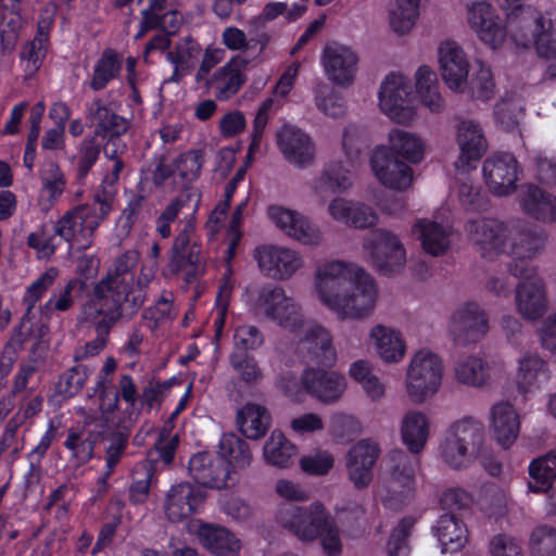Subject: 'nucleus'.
<instances>
[{
	"label": "nucleus",
	"instance_id": "4d7b16f0",
	"mask_svg": "<svg viewBox=\"0 0 556 556\" xmlns=\"http://www.w3.org/2000/svg\"><path fill=\"white\" fill-rule=\"evenodd\" d=\"M87 378V367L76 365L60 376L55 390L64 397H72L83 389Z\"/></svg>",
	"mask_w": 556,
	"mask_h": 556
},
{
	"label": "nucleus",
	"instance_id": "ea45409f",
	"mask_svg": "<svg viewBox=\"0 0 556 556\" xmlns=\"http://www.w3.org/2000/svg\"><path fill=\"white\" fill-rule=\"evenodd\" d=\"M453 440L479 455L484 453V427L472 418H464L450 426Z\"/></svg>",
	"mask_w": 556,
	"mask_h": 556
},
{
	"label": "nucleus",
	"instance_id": "9b49d317",
	"mask_svg": "<svg viewBox=\"0 0 556 556\" xmlns=\"http://www.w3.org/2000/svg\"><path fill=\"white\" fill-rule=\"evenodd\" d=\"M489 331V317L477 303L469 302L452 314L448 333L455 345L467 346L480 341Z\"/></svg>",
	"mask_w": 556,
	"mask_h": 556
},
{
	"label": "nucleus",
	"instance_id": "a878e982",
	"mask_svg": "<svg viewBox=\"0 0 556 556\" xmlns=\"http://www.w3.org/2000/svg\"><path fill=\"white\" fill-rule=\"evenodd\" d=\"M247 65V60L240 56L232 58L210 77V80L206 81V88L214 89L215 97L218 100L225 101L230 99L247 81V76L243 73Z\"/></svg>",
	"mask_w": 556,
	"mask_h": 556
},
{
	"label": "nucleus",
	"instance_id": "58836bf2",
	"mask_svg": "<svg viewBox=\"0 0 556 556\" xmlns=\"http://www.w3.org/2000/svg\"><path fill=\"white\" fill-rule=\"evenodd\" d=\"M201 52L198 42L191 38L180 40L174 51L167 53L168 60L175 65V70L169 80L178 83L182 76L190 73L194 67L195 61Z\"/></svg>",
	"mask_w": 556,
	"mask_h": 556
},
{
	"label": "nucleus",
	"instance_id": "052dcab7",
	"mask_svg": "<svg viewBox=\"0 0 556 556\" xmlns=\"http://www.w3.org/2000/svg\"><path fill=\"white\" fill-rule=\"evenodd\" d=\"M414 525L413 517H404L393 529L388 542V556H408L407 539Z\"/></svg>",
	"mask_w": 556,
	"mask_h": 556
},
{
	"label": "nucleus",
	"instance_id": "39448f33",
	"mask_svg": "<svg viewBox=\"0 0 556 556\" xmlns=\"http://www.w3.org/2000/svg\"><path fill=\"white\" fill-rule=\"evenodd\" d=\"M363 247L381 275L393 276L403 271L406 250L394 232L383 228L374 229L364 239Z\"/></svg>",
	"mask_w": 556,
	"mask_h": 556
},
{
	"label": "nucleus",
	"instance_id": "bf43d9fd",
	"mask_svg": "<svg viewBox=\"0 0 556 556\" xmlns=\"http://www.w3.org/2000/svg\"><path fill=\"white\" fill-rule=\"evenodd\" d=\"M203 162V150H190L175 161V170L182 180L193 181L200 176Z\"/></svg>",
	"mask_w": 556,
	"mask_h": 556
},
{
	"label": "nucleus",
	"instance_id": "5701e85b",
	"mask_svg": "<svg viewBox=\"0 0 556 556\" xmlns=\"http://www.w3.org/2000/svg\"><path fill=\"white\" fill-rule=\"evenodd\" d=\"M299 346L302 353H306L305 357L309 363L325 367H332L336 364L337 353L332 345V338L320 325L307 324Z\"/></svg>",
	"mask_w": 556,
	"mask_h": 556
},
{
	"label": "nucleus",
	"instance_id": "7ed1b4c3",
	"mask_svg": "<svg viewBox=\"0 0 556 556\" xmlns=\"http://www.w3.org/2000/svg\"><path fill=\"white\" fill-rule=\"evenodd\" d=\"M506 30L519 47L535 46L540 58H556V24L530 5H518L507 14Z\"/></svg>",
	"mask_w": 556,
	"mask_h": 556
},
{
	"label": "nucleus",
	"instance_id": "6e6552de",
	"mask_svg": "<svg viewBox=\"0 0 556 556\" xmlns=\"http://www.w3.org/2000/svg\"><path fill=\"white\" fill-rule=\"evenodd\" d=\"M410 81L402 74L392 73L382 81L379 91V106L392 121L406 124L416 112Z\"/></svg>",
	"mask_w": 556,
	"mask_h": 556
},
{
	"label": "nucleus",
	"instance_id": "c9c22d12",
	"mask_svg": "<svg viewBox=\"0 0 556 556\" xmlns=\"http://www.w3.org/2000/svg\"><path fill=\"white\" fill-rule=\"evenodd\" d=\"M375 340L376 351L387 363H396L403 358L405 344L401 333L382 325L375 326L370 331Z\"/></svg>",
	"mask_w": 556,
	"mask_h": 556
},
{
	"label": "nucleus",
	"instance_id": "ddd939ff",
	"mask_svg": "<svg viewBox=\"0 0 556 556\" xmlns=\"http://www.w3.org/2000/svg\"><path fill=\"white\" fill-rule=\"evenodd\" d=\"M519 165L510 153H496L483 163V176L490 190L496 195H507L516 190Z\"/></svg>",
	"mask_w": 556,
	"mask_h": 556
},
{
	"label": "nucleus",
	"instance_id": "2f4dec72",
	"mask_svg": "<svg viewBox=\"0 0 556 556\" xmlns=\"http://www.w3.org/2000/svg\"><path fill=\"white\" fill-rule=\"evenodd\" d=\"M413 235L420 240L425 252L438 256L450 248V231L443 225L431 219H419L412 228Z\"/></svg>",
	"mask_w": 556,
	"mask_h": 556
},
{
	"label": "nucleus",
	"instance_id": "603ef678",
	"mask_svg": "<svg viewBox=\"0 0 556 556\" xmlns=\"http://www.w3.org/2000/svg\"><path fill=\"white\" fill-rule=\"evenodd\" d=\"M531 556H556V529L547 526L536 527L529 539Z\"/></svg>",
	"mask_w": 556,
	"mask_h": 556
},
{
	"label": "nucleus",
	"instance_id": "a18cd8bd",
	"mask_svg": "<svg viewBox=\"0 0 556 556\" xmlns=\"http://www.w3.org/2000/svg\"><path fill=\"white\" fill-rule=\"evenodd\" d=\"M160 458L148 456V459L138 463L132 469V484L129 489V498L135 504L143 503L150 491L151 479L154 473L153 463Z\"/></svg>",
	"mask_w": 556,
	"mask_h": 556
},
{
	"label": "nucleus",
	"instance_id": "6ab92c4d",
	"mask_svg": "<svg viewBox=\"0 0 556 556\" xmlns=\"http://www.w3.org/2000/svg\"><path fill=\"white\" fill-rule=\"evenodd\" d=\"M81 321L93 327L97 337L85 346L86 353L98 354L106 344L112 328L118 320L126 318L125 314L86 301L81 306Z\"/></svg>",
	"mask_w": 556,
	"mask_h": 556
},
{
	"label": "nucleus",
	"instance_id": "49530a36",
	"mask_svg": "<svg viewBox=\"0 0 556 556\" xmlns=\"http://www.w3.org/2000/svg\"><path fill=\"white\" fill-rule=\"evenodd\" d=\"M121 71L118 54L112 49H105L98 60L90 87L94 91L102 90Z\"/></svg>",
	"mask_w": 556,
	"mask_h": 556
},
{
	"label": "nucleus",
	"instance_id": "aec40b11",
	"mask_svg": "<svg viewBox=\"0 0 556 556\" xmlns=\"http://www.w3.org/2000/svg\"><path fill=\"white\" fill-rule=\"evenodd\" d=\"M466 228L481 256L492 258L503 252L508 238L503 223L492 218L473 219L467 223Z\"/></svg>",
	"mask_w": 556,
	"mask_h": 556
},
{
	"label": "nucleus",
	"instance_id": "13d9d810",
	"mask_svg": "<svg viewBox=\"0 0 556 556\" xmlns=\"http://www.w3.org/2000/svg\"><path fill=\"white\" fill-rule=\"evenodd\" d=\"M230 364L239 375L240 379L248 384L257 383L263 377L257 363L248 353L235 351L230 355Z\"/></svg>",
	"mask_w": 556,
	"mask_h": 556
},
{
	"label": "nucleus",
	"instance_id": "9d476101",
	"mask_svg": "<svg viewBox=\"0 0 556 556\" xmlns=\"http://www.w3.org/2000/svg\"><path fill=\"white\" fill-rule=\"evenodd\" d=\"M257 302L266 317L291 332H296L305 325L301 307L279 286L263 287L258 292Z\"/></svg>",
	"mask_w": 556,
	"mask_h": 556
},
{
	"label": "nucleus",
	"instance_id": "7c9ffc66",
	"mask_svg": "<svg viewBox=\"0 0 556 556\" xmlns=\"http://www.w3.org/2000/svg\"><path fill=\"white\" fill-rule=\"evenodd\" d=\"M516 308L526 319L541 318L547 309L544 283L541 280L519 283L516 288Z\"/></svg>",
	"mask_w": 556,
	"mask_h": 556
},
{
	"label": "nucleus",
	"instance_id": "393cba45",
	"mask_svg": "<svg viewBox=\"0 0 556 556\" xmlns=\"http://www.w3.org/2000/svg\"><path fill=\"white\" fill-rule=\"evenodd\" d=\"M268 214L277 227L283 230L289 237L304 244L320 243L321 233L319 229L298 212L281 206H270Z\"/></svg>",
	"mask_w": 556,
	"mask_h": 556
},
{
	"label": "nucleus",
	"instance_id": "f3484780",
	"mask_svg": "<svg viewBox=\"0 0 556 556\" xmlns=\"http://www.w3.org/2000/svg\"><path fill=\"white\" fill-rule=\"evenodd\" d=\"M456 131L460 154L454 166L460 175H464L469 170L471 162L479 161L486 152L488 142L481 126L473 121H460Z\"/></svg>",
	"mask_w": 556,
	"mask_h": 556
},
{
	"label": "nucleus",
	"instance_id": "6e6d98bb",
	"mask_svg": "<svg viewBox=\"0 0 556 556\" xmlns=\"http://www.w3.org/2000/svg\"><path fill=\"white\" fill-rule=\"evenodd\" d=\"M545 238L531 230H522L513 241L511 256L534 257L544 247Z\"/></svg>",
	"mask_w": 556,
	"mask_h": 556
},
{
	"label": "nucleus",
	"instance_id": "774afa93",
	"mask_svg": "<svg viewBox=\"0 0 556 556\" xmlns=\"http://www.w3.org/2000/svg\"><path fill=\"white\" fill-rule=\"evenodd\" d=\"M86 287V282L81 279L70 280L58 298H52L47 302L46 308L49 311H67L74 302V296L80 295Z\"/></svg>",
	"mask_w": 556,
	"mask_h": 556
},
{
	"label": "nucleus",
	"instance_id": "bb28decb",
	"mask_svg": "<svg viewBox=\"0 0 556 556\" xmlns=\"http://www.w3.org/2000/svg\"><path fill=\"white\" fill-rule=\"evenodd\" d=\"M89 127L94 129L93 137L105 139L122 136L128 129V121L105 105L101 99H94L86 114Z\"/></svg>",
	"mask_w": 556,
	"mask_h": 556
},
{
	"label": "nucleus",
	"instance_id": "72a5a7b5",
	"mask_svg": "<svg viewBox=\"0 0 556 556\" xmlns=\"http://www.w3.org/2000/svg\"><path fill=\"white\" fill-rule=\"evenodd\" d=\"M523 211L535 219L556 220V198L536 186H528L520 195Z\"/></svg>",
	"mask_w": 556,
	"mask_h": 556
},
{
	"label": "nucleus",
	"instance_id": "c85d7f7f",
	"mask_svg": "<svg viewBox=\"0 0 556 556\" xmlns=\"http://www.w3.org/2000/svg\"><path fill=\"white\" fill-rule=\"evenodd\" d=\"M277 143L285 157L295 165L309 163L314 156L309 137L296 127L285 125L277 134Z\"/></svg>",
	"mask_w": 556,
	"mask_h": 556
},
{
	"label": "nucleus",
	"instance_id": "c03bdc74",
	"mask_svg": "<svg viewBox=\"0 0 556 556\" xmlns=\"http://www.w3.org/2000/svg\"><path fill=\"white\" fill-rule=\"evenodd\" d=\"M391 153H395L409 162L417 163L424 157L421 140L405 130L393 129L389 134Z\"/></svg>",
	"mask_w": 556,
	"mask_h": 556
},
{
	"label": "nucleus",
	"instance_id": "cd10ccee",
	"mask_svg": "<svg viewBox=\"0 0 556 556\" xmlns=\"http://www.w3.org/2000/svg\"><path fill=\"white\" fill-rule=\"evenodd\" d=\"M493 438L504 448H508L518 438L520 419L515 407L508 402H498L491 407Z\"/></svg>",
	"mask_w": 556,
	"mask_h": 556
},
{
	"label": "nucleus",
	"instance_id": "a211bd4d",
	"mask_svg": "<svg viewBox=\"0 0 556 556\" xmlns=\"http://www.w3.org/2000/svg\"><path fill=\"white\" fill-rule=\"evenodd\" d=\"M371 167L382 185L391 189L404 190L413 182V170L386 148H378L370 159Z\"/></svg>",
	"mask_w": 556,
	"mask_h": 556
},
{
	"label": "nucleus",
	"instance_id": "4c0bfd02",
	"mask_svg": "<svg viewBox=\"0 0 556 556\" xmlns=\"http://www.w3.org/2000/svg\"><path fill=\"white\" fill-rule=\"evenodd\" d=\"M218 456L237 469L248 468L253 459L249 444L235 433L222 435L218 444Z\"/></svg>",
	"mask_w": 556,
	"mask_h": 556
},
{
	"label": "nucleus",
	"instance_id": "c756f323",
	"mask_svg": "<svg viewBox=\"0 0 556 556\" xmlns=\"http://www.w3.org/2000/svg\"><path fill=\"white\" fill-rule=\"evenodd\" d=\"M197 535L201 545L215 556H238L240 553V540L224 527L201 525Z\"/></svg>",
	"mask_w": 556,
	"mask_h": 556
},
{
	"label": "nucleus",
	"instance_id": "f257e3e1",
	"mask_svg": "<svg viewBox=\"0 0 556 556\" xmlns=\"http://www.w3.org/2000/svg\"><path fill=\"white\" fill-rule=\"evenodd\" d=\"M315 285L321 303L340 320L366 318L375 307L376 285L355 264L333 261L320 266Z\"/></svg>",
	"mask_w": 556,
	"mask_h": 556
},
{
	"label": "nucleus",
	"instance_id": "4be33fe9",
	"mask_svg": "<svg viewBox=\"0 0 556 556\" xmlns=\"http://www.w3.org/2000/svg\"><path fill=\"white\" fill-rule=\"evenodd\" d=\"M439 62L442 79L455 91L465 92L469 62L463 49L454 41H445L439 48Z\"/></svg>",
	"mask_w": 556,
	"mask_h": 556
},
{
	"label": "nucleus",
	"instance_id": "412c9836",
	"mask_svg": "<svg viewBox=\"0 0 556 556\" xmlns=\"http://www.w3.org/2000/svg\"><path fill=\"white\" fill-rule=\"evenodd\" d=\"M254 257L261 270L276 279L289 278L302 266V260L294 251L277 245L258 247Z\"/></svg>",
	"mask_w": 556,
	"mask_h": 556
},
{
	"label": "nucleus",
	"instance_id": "e2e57ef3",
	"mask_svg": "<svg viewBox=\"0 0 556 556\" xmlns=\"http://www.w3.org/2000/svg\"><path fill=\"white\" fill-rule=\"evenodd\" d=\"M327 556H340L342 553V542L340 536V529L330 515L329 518L323 523L317 539Z\"/></svg>",
	"mask_w": 556,
	"mask_h": 556
},
{
	"label": "nucleus",
	"instance_id": "1a4fd4ad",
	"mask_svg": "<svg viewBox=\"0 0 556 556\" xmlns=\"http://www.w3.org/2000/svg\"><path fill=\"white\" fill-rule=\"evenodd\" d=\"M97 217L91 215L89 206L81 204L66 212L53 226L56 240H64L72 249L77 244L78 250H86L91 245L92 236L99 227Z\"/></svg>",
	"mask_w": 556,
	"mask_h": 556
},
{
	"label": "nucleus",
	"instance_id": "473e14b6",
	"mask_svg": "<svg viewBox=\"0 0 556 556\" xmlns=\"http://www.w3.org/2000/svg\"><path fill=\"white\" fill-rule=\"evenodd\" d=\"M443 553H455L468 541V531L455 514L442 515L434 527Z\"/></svg>",
	"mask_w": 556,
	"mask_h": 556
},
{
	"label": "nucleus",
	"instance_id": "dca6fc26",
	"mask_svg": "<svg viewBox=\"0 0 556 556\" xmlns=\"http://www.w3.org/2000/svg\"><path fill=\"white\" fill-rule=\"evenodd\" d=\"M321 59L331 81L339 86H350L354 81L358 56L352 48L337 42L329 43L324 48Z\"/></svg>",
	"mask_w": 556,
	"mask_h": 556
},
{
	"label": "nucleus",
	"instance_id": "2eb2a0df",
	"mask_svg": "<svg viewBox=\"0 0 556 556\" xmlns=\"http://www.w3.org/2000/svg\"><path fill=\"white\" fill-rule=\"evenodd\" d=\"M301 380L304 390L324 404L337 403L346 389L345 377L337 371L307 368Z\"/></svg>",
	"mask_w": 556,
	"mask_h": 556
},
{
	"label": "nucleus",
	"instance_id": "680f3d73",
	"mask_svg": "<svg viewBox=\"0 0 556 556\" xmlns=\"http://www.w3.org/2000/svg\"><path fill=\"white\" fill-rule=\"evenodd\" d=\"M102 143L96 137L85 138L78 151L77 178L85 179L97 162Z\"/></svg>",
	"mask_w": 556,
	"mask_h": 556
},
{
	"label": "nucleus",
	"instance_id": "0eeeda50",
	"mask_svg": "<svg viewBox=\"0 0 556 556\" xmlns=\"http://www.w3.org/2000/svg\"><path fill=\"white\" fill-rule=\"evenodd\" d=\"M329 516L328 510L319 502L306 507L286 503L280 505L276 513L277 522L283 529L299 541L309 544L317 541L319 530Z\"/></svg>",
	"mask_w": 556,
	"mask_h": 556
},
{
	"label": "nucleus",
	"instance_id": "f704fd0d",
	"mask_svg": "<svg viewBox=\"0 0 556 556\" xmlns=\"http://www.w3.org/2000/svg\"><path fill=\"white\" fill-rule=\"evenodd\" d=\"M240 432L251 440L263 438L270 425L268 410L257 404L248 403L237 414Z\"/></svg>",
	"mask_w": 556,
	"mask_h": 556
},
{
	"label": "nucleus",
	"instance_id": "20e7f679",
	"mask_svg": "<svg viewBox=\"0 0 556 556\" xmlns=\"http://www.w3.org/2000/svg\"><path fill=\"white\" fill-rule=\"evenodd\" d=\"M419 466L418 454H407L402 450H393L389 453L384 479L386 502L393 507H399L414 497L416 472Z\"/></svg>",
	"mask_w": 556,
	"mask_h": 556
},
{
	"label": "nucleus",
	"instance_id": "e433bc0d",
	"mask_svg": "<svg viewBox=\"0 0 556 556\" xmlns=\"http://www.w3.org/2000/svg\"><path fill=\"white\" fill-rule=\"evenodd\" d=\"M401 433L412 454H419L428 440V421L420 412H408L402 421Z\"/></svg>",
	"mask_w": 556,
	"mask_h": 556
},
{
	"label": "nucleus",
	"instance_id": "79ce46f5",
	"mask_svg": "<svg viewBox=\"0 0 556 556\" xmlns=\"http://www.w3.org/2000/svg\"><path fill=\"white\" fill-rule=\"evenodd\" d=\"M454 375L459 383L473 388L484 387L490 379L488 364L476 356L458 361L454 367Z\"/></svg>",
	"mask_w": 556,
	"mask_h": 556
},
{
	"label": "nucleus",
	"instance_id": "0e129e2a",
	"mask_svg": "<svg viewBox=\"0 0 556 556\" xmlns=\"http://www.w3.org/2000/svg\"><path fill=\"white\" fill-rule=\"evenodd\" d=\"M172 424L173 422H168V420L165 422V426L160 433L157 442L154 444V447L148 454L150 458H152L153 456L160 458L165 465L172 463L179 442L177 434L172 438H168Z\"/></svg>",
	"mask_w": 556,
	"mask_h": 556
},
{
	"label": "nucleus",
	"instance_id": "b1692460",
	"mask_svg": "<svg viewBox=\"0 0 556 556\" xmlns=\"http://www.w3.org/2000/svg\"><path fill=\"white\" fill-rule=\"evenodd\" d=\"M204 492L190 482L173 485L166 494L165 513L173 522H179L195 513L204 501Z\"/></svg>",
	"mask_w": 556,
	"mask_h": 556
},
{
	"label": "nucleus",
	"instance_id": "423d86ee",
	"mask_svg": "<svg viewBox=\"0 0 556 556\" xmlns=\"http://www.w3.org/2000/svg\"><path fill=\"white\" fill-rule=\"evenodd\" d=\"M443 376L442 362L438 355L419 351L415 354L407 369L406 391L409 400L421 404L437 393Z\"/></svg>",
	"mask_w": 556,
	"mask_h": 556
},
{
	"label": "nucleus",
	"instance_id": "69168bd1",
	"mask_svg": "<svg viewBox=\"0 0 556 556\" xmlns=\"http://www.w3.org/2000/svg\"><path fill=\"white\" fill-rule=\"evenodd\" d=\"M64 445L72 452V456L76 459L77 464L87 463L93 455L94 442L89 438H85L83 433L71 430Z\"/></svg>",
	"mask_w": 556,
	"mask_h": 556
},
{
	"label": "nucleus",
	"instance_id": "37998d69",
	"mask_svg": "<svg viewBox=\"0 0 556 556\" xmlns=\"http://www.w3.org/2000/svg\"><path fill=\"white\" fill-rule=\"evenodd\" d=\"M296 447L281 432L274 431L264 445V457L267 463L287 468L292 464Z\"/></svg>",
	"mask_w": 556,
	"mask_h": 556
},
{
	"label": "nucleus",
	"instance_id": "864d4df0",
	"mask_svg": "<svg viewBox=\"0 0 556 556\" xmlns=\"http://www.w3.org/2000/svg\"><path fill=\"white\" fill-rule=\"evenodd\" d=\"M544 362L534 354H526L519 361L518 371L515 378L518 390L526 393L535 384L539 372L543 369Z\"/></svg>",
	"mask_w": 556,
	"mask_h": 556
},
{
	"label": "nucleus",
	"instance_id": "f03ea898",
	"mask_svg": "<svg viewBox=\"0 0 556 556\" xmlns=\"http://www.w3.org/2000/svg\"><path fill=\"white\" fill-rule=\"evenodd\" d=\"M139 261L140 254L136 250L118 256L106 275L94 285L87 301L121 312L126 319H131L140 309L142 296L139 289H132L134 270Z\"/></svg>",
	"mask_w": 556,
	"mask_h": 556
},
{
	"label": "nucleus",
	"instance_id": "338daca9",
	"mask_svg": "<svg viewBox=\"0 0 556 556\" xmlns=\"http://www.w3.org/2000/svg\"><path fill=\"white\" fill-rule=\"evenodd\" d=\"M458 195L462 204L467 210L480 211L486 208V201L481 194L480 187L473 186L468 177L457 178Z\"/></svg>",
	"mask_w": 556,
	"mask_h": 556
},
{
	"label": "nucleus",
	"instance_id": "5fc2aeb1",
	"mask_svg": "<svg viewBox=\"0 0 556 556\" xmlns=\"http://www.w3.org/2000/svg\"><path fill=\"white\" fill-rule=\"evenodd\" d=\"M317 108L331 117H341L345 113L343 99L326 84H319L315 89Z\"/></svg>",
	"mask_w": 556,
	"mask_h": 556
},
{
	"label": "nucleus",
	"instance_id": "a19ab883",
	"mask_svg": "<svg viewBox=\"0 0 556 556\" xmlns=\"http://www.w3.org/2000/svg\"><path fill=\"white\" fill-rule=\"evenodd\" d=\"M528 488L532 492H547L556 479V455L546 454L531 462Z\"/></svg>",
	"mask_w": 556,
	"mask_h": 556
},
{
	"label": "nucleus",
	"instance_id": "4468645a",
	"mask_svg": "<svg viewBox=\"0 0 556 556\" xmlns=\"http://www.w3.org/2000/svg\"><path fill=\"white\" fill-rule=\"evenodd\" d=\"M380 452L378 443L368 439L358 441L348 451V476L356 489H365L372 481V470Z\"/></svg>",
	"mask_w": 556,
	"mask_h": 556
},
{
	"label": "nucleus",
	"instance_id": "8fccbe9b",
	"mask_svg": "<svg viewBox=\"0 0 556 556\" xmlns=\"http://www.w3.org/2000/svg\"><path fill=\"white\" fill-rule=\"evenodd\" d=\"M443 460L452 468L458 469L468 466L473 459L480 455L466 448L460 443L453 440V433L450 428L446 431L443 443L440 446Z\"/></svg>",
	"mask_w": 556,
	"mask_h": 556
},
{
	"label": "nucleus",
	"instance_id": "3c124183",
	"mask_svg": "<svg viewBox=\"0 0 556 556\" xmlns=\"http://www.w3.org/2000/svg\"><path fill=\"white\" fill-rule=\"evenodd\" d=\"M465 91L473 99L486 101L494 96L495 83L491 70L479 63V68L466 78Z\"/></svg>",
	"mask_w": 556,
	"mask_h": 556
},
{
	"label": "nucleus",
	"instance_id": "09e8293b",
	"mask_svg": "<svg viewBox=\"0 0 556 556\" xmlns=\"http://www.w3.org/2000/svg\"><path fill=\"white\" fill-rule=\"evenodd\" d=\"M418 0H395L390 12V26L399 35L409 33L418 16Z\"/></svg>",
	"mask_w": 556,
	"mask_h": 556
},
{
	"label": "nucleus",
	"instance_id": "f8f14e48",
	"mask_svg": "<svg viewBox=\"0 0 556 556\" xmlns=\"http://www.w3.org/2000/svg\"><path fill=\"white\" fill-rule=\"evenodd\" d=\"M188 470L197 483L206 488L222 490L235 483L229 463L210 452L194 454L189 460Z\"/></svg>",
	"mask_w": 556,
	"mask_h": 556
},
{
	"label": "nucleus",
	"instance_id": "de8ad7c7",
	"mask_svg": "<svg viewBox=\"0 0 556 556\" xmlns=\"http://www.w3.org/2000/svg\"><path fill=\"white\" fill-rule=\"evenodd\" d=\"M349 170L340 163L330 164L315 182V191L319 194L342 192L351 187Z\"/></svg>",
	"mask_w": 556,
	"mask_h": 556
}]
</instances>
